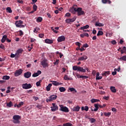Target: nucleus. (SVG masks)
Segmentation results:
<instances>
[{
	"instance_id": "obj_1",
	"label": "nucleus",
	"mask_w": 126,
	"mask_h": 126,
	"mask_svg": "<svg viewBox=\"0 0 126 126\" xmlns=\"http://www.w3.org/2000/svg\"><path fill=\"white\" fill-rule=\"evenodd\" d=\"M70 11L72 12V13L77 12L78 16L83 15V14L85 13L84 11L82 10V8L77 7L75 5H73L72 8H70Z\"/></svg>"
},
{
	"instance_id": "obj_2",
	"label": "nucleus",
	"mask_w": 126,
	"mask_h": 126,
	"mask_svg": "<svg viewBox=\"0 0 126 126\" xmlns=\"http://www.w3.org/2000/svg\"><path fill=\"white\" fill-rule=\"evenodd\" d=\"M84 68H83V67L81 66H77L76 65L73 66V70H77L78 71H81V72H86V70H87V71H89L88 70H89V69H88V67H87V66H85Z\"/></svg>"
},
{
	"instance_id": "obj_3",
	"label": "nucleus",
	"mask_w": 126,
	"mask_h": 126,
	"mask_svg": "<svg viewBox=\"0 0 126 126\" xmlns=\"http://www.w3.org/2000/svg\"><path fill=\"white\" fill-rule=\"evenodd\" d=\"M21 119V116L19 115H14L13 117V123L14 124H18L19 125L20 124V120Z\"/></svg>"
},
{
	"instance_id": "obj_4",
	"label": "nucleus",
	"mask_w": 126,
	"mask_h": 126,
	"mask_svg": "<svg viewBox=\"0 0 126 126\" xmlns=\"http://www.w3.org/2000/svg\"><path fill=\"white\" fill-rule=\"evenodd\" d=\"M23 24V21H21V20H19V21H16L15 25H16V27L17 28H24V27H25V26H26V25H22Z\"/></svg>"
},
{
	"instance_id": "obj_5",
	"label": "nucleus",
	"mask_w": 126,
	"mask_h": 126,
	"mask_svg": "<svg viewBox=\"0 0 126 126\" xmlns=\"http://www.w3.org/2000/svg\"><path fill=\"white\" fill-rule=\"evenodd\" d=\"M58 98V96L53 94L50 95L49 97H48V98H47L46 101L47 103H49V102H52V101H54V100H56Z\"/></svg>"
},
{
	"instance_id": "obj_6",
	"label": "nucleus",
	"mask_w": 126,
	"mask_h": 126,
	"mask_svg": "<svg viewBox=\"0 0 126 126\" xmlns=\"http://www.w3.org/2000/svg\"><path fill=\"white\" fill-rule=\"evenodd\" d=\"M60 111H61L62 112H65V113H68V112H69L68 108H67L66 106H64L63 104L60 105Z\"/></svg>"
},
{
	"instance_id": "obj_7",
	"label": "nucleus",
	"mask_w": 126,
	"mask_h": 126,
	"mask_svg": "<svg viewBox=\"0 0 126 126\" xmlns=\"http://www.w3.org/2000/svg\"><path fill=\"white\" fill-rule=\"evenodd\" d=\"M41 65L45 68V67H48L49 65L48 64V60L44 59L43 60L41 61Z\"/></svg>"
},
{
	"instance_id": "obj_8",
	"label": "nucleus",
	"mask_w": 126,
	"mask_h": 126,
	"mask_svg": "<svg viewBox=\"0 0 126 126\" xmlns=\"http://www.w3.org/2000/svg\"><path fill=\"white\" fill-rule=\"evenodd\" d=\"M22 88L23 89H30V88H32V85L31 84H22Z\"/></svg>"
},
{
	"instance_id": "obj_9",
	"label": "nucleus",
	"mask_w": 126,
	"mask_h": 126,
	"mask_svg": "<svg viewBox=\"0 0 126 126\" xmlns=\"http://www.w3.org/2000/svg\"><path fill=\"white\" fill-rule=\"evenodd\" d=\"M23 72V70H22V69H19L18 70H16L14 73V76L16 77H17V76H19V75H21V74H22Z\"/></svg>"
},
{
	"instance_id": "obj_10",
	"label": "nucleus",
	"mask_w": 126,
	"mask_h": 126,
	"mask_svg": "<svg viewBox=\"0 0 126 126\" xmlns=\"http://www.w3.org/2000/svg\"><path fill=\"white\" fill-rule=\"evenodd\" d=\"M77 17L74 16L72 18H69V19H67L65 20V22L66 23H71L72 22H74L75 20H76Z\"/></svg>"
},
{
	"instance_id": "obj_11",
	"label": "nucleus",
	"mask_w": 126,
	"mask_h": 126,
	"mask_svg": "<svg viewBox=\"0 0 126 126\" xmlns=\"http://www.w3.org/2000/svg\"><path fill=\"white\" fill-rule=\"evenodd\" d=\"M53 106H51V111L52 112H55V111H58L59 110V107L58 105H56V103H52Z\"/></svg>"
},
{
	"instance_id": "obj_12",
	"label": "nucleus",
	"mask_w": 126,
	"mask_h": 126,
	"mask_svg": "<svg viewBox=\"0 0 126 126\" xmlns=\"http://www.w3.org/2000/svg\"><path fill=\"white\" fill-rule=\"evenodd\" d=\"M58 42L59 43H61V42H63V41H65V37L63 35H62L58 37L57 39Z\"/></svg>"
},
{
	"instance_id": "obj_13",
	"label": "nucleus",
	"mask_w": 126,
	"mask_h": 126,
	"mask_svg": "<svg viewBox=\"0 0 126 126\" xmlns=\"http://www.w3.org/2000/svg\"><path fill=\"white\" fill-rule=\"evenodd\" d=\"M51 82L53 85H54L55 86H60V85H63V83L58 82L56 81H51Z\"/></svg>"
},
{
	"instance_id": "obj_14",
	"label": "nucleus",
	"mask_w": 126,
	"mask_h": 126,
	"mask_svg": "<svg viewBox=\"0 0 126 126\" xmlns=\"http://www.w3.org/2000/svg\"><path fill=\"white\" fill-rule=\"evenodd\" d=\"M80 110V107L77 106L73 107V108L72 109V112H79Z\"/></svg>"
},
{
	"instance_id": "obj_15",
	"label": "nucleus",
	"mask_w": 126,
	"mask_h": 126,
	"mask_svg": "<svg viewBox=\"0 0 126 126\" xmlns=\"http://www.w3.org/2000/svg\"><path fill=\"white\" fill-rule=\"evenodd\" d=\"M41 73H42V72L40 70H38L36 73H34L32 74V77H37V76H39Z\"/></svg>"
},
{
	"instance_id": "obj_16",
	"label": "nucleus",
	"mask_w": 126,
	"mask_h": 126,
	"mask_svg": "<svg viewBox=\"0 0 126 126\" xmlns=\"http://www.w3.org/2000/svg\"><path fill=\"white\" fill-rule=\"evenodd\" d=\"M45 42L46 44H53L54 43V40L47 38L45 40Z\"/></svg>"
},
{
	"instance_id": "obj_17",
	"label": "nucleus",
	"mask_w": 126,
	"mask_h": 126,
	"mask_svg": "<svg viewBox=\"0 0 126 126\" xmlns=\"http://www.w3.org/2000/svg\"><path fill=\"white\" fill-rule=\"evenodd\" d=\"M31 74H32L31 72H27L24 73V76L25 78H29L31 77Z\"/></svg>"
},
{
	"instance_id": "obj_18",
	"label": "nucleus",
	"mask_w": 126,
	"mask_h": 126,
	"mask_svg": "<svg viewBox=\"0 0 126 126\" xmlns=\"http://www.w3.org/2000/svg\"><path fill=\"white\" fill-rule=\"evenodd\" d=\"M94 107L95 108L94 109H92V108H91V111H92V112H93L94 111V112H97V111H98V110H99V104H94Z\"/></svg>"
},
{
	"instance_id": "obj_19",
	"label": "nucleus",
	"mask_w": 126,
	"mask_h": 126,
	"mask_svg": "<svg viewBox=\"0 0 126 126\" xmlns=\"http://www.w3.org/2000/svg\"><path fill=\"white\" fill-rule=\"evenodd\" d=\"M87 59H88V58L87 57V56H84L80 57V58L78 59V61H86V60H87Z\"/></svg>"
},
{
	"instance_id": "obj_20",
	"label": "nucleus",
	"mask_w": 126,
	"mask_h": 126,
	"mask_svg": "<svg viewBox=\"0 0 126 126\" xmlns=\"http://www.w3.org/2000/svg\"><path fill=\"white\" fill-rule=\"evenodd\" d=\"M110 75V71H104L102 72V75L103 76H105L106 77H107V75Z\"/></svg>"
},
{
	"instance_id": "obj_21",
	"label": "nucleus",
	"mask_w": 126,
	"mask_h": 126,
	"mask_svg": "<svg viewBox=\"0 0 126 126\" xmlns=\"http://www.w3.org/2000/svg\"><path fill=\"white\" fill-rule=\"evenodd\" d=\"M7 38V35H4L2 36V38L1 40V43H4V42H5V40H6Z\"/></svg>"
},
{
	"instance_id": "obj_22",
	"label": "nucleus",
	"mask_w": 126,
	"mask_h": 126,
	"mask_svg": "<svg viewBox=\"0 0 126 126\" xmlns=\"http://www.w3.org/2000/svg\"><path fill=\"white\" fill-rule=\"evenodd\" d=\"M23 52V49H19L17 51V53H16L15 55L19 56L20 54H22Z\"/></svg>"
},
{
	"instance_id": "obj_23",
	"label": "nucleus",
	"mask_w": 126,
	"mask_h": 126,
	"mask_svg": "<svg viewBox=\"0 0 126 126\" xmlns=\"http://www.w3.org/2000/svg\"><path fill=\"white\" fill-rule=\"evenodd\" d=\"M110 90L113 92V93H116V92H117V90L115 87L111 86L110 87Z\"/></svg>"
},
{
	"instance_id": "obj_24",
	"label": "nucleus",
	"mask_w": 126,
	"mask_h": 126,
	"mask_svg": "<svg viewBox=\"0 0 126 126\" xmlns=\"http://www.w3.org/2000/svg\"><path fill=\"white\" fill-rule=\"evenodd\" d=\"M52 84L50 83L48 84V85L46 87V90L47 91H51V88L52 87Z\"/></svg>"
},
{
	"instance_id": "obj_25",
	"label": "nucleus",
	"mask_w": 126,
	"mask_h": 126,
	"mask_svg": "<svg viewBox=\"0 0 126 126\" xmlns=\"http://www.w3.org/2000/svg\"><path fill=\"white\" fill-rule=\"evenodd\" d=\"M91 102L92 103H96V102H100V100L99 99L93 98L91 100Z\"/></svg>"
},
{
	"instance_id": "obj_26",
	"label": "nucleus",
	"mask_w": 126,
	"mask_h": 126,
	"mask_svg": "<svg viewBox=\"0 0 126 126\" xmlns=\"http://www.w3.org/2000/svg\"><path fill=\"white\" fill-rule=\"evenodd\" d=\"M120 52H121L122 55L124 54V53H126V47L125 46L123 47L122 49L120 50Z\"/></svg>"
},
{
	"instance_id": "obj_27",
	"label": "nucleus",
	"mask_w": 126,
	"mask_h": 126,
	"mask_svg": "<svg viewBox=\"0 0 126 126\" xmlns=\"http://www.w3.org/2000/svg\"><path fill=\"white\" fill-rule=\"evenodd\" d=\"M88 28H89V26L88 25H87L86 26L81 27L80 30H84V29H88Z\"/></svg>"
},
{
	"instance_id": "obj_28",
	"label": "nucleus",
	"mask_w": 126,
	"mask_h": 126,
	"mask_svg": "<svg viewBox=\"0 0 126 126\" xmlns=\"http://www.w3.org/2000/svg\"><path fill=\"white\" fill-rule=\"evenodd\" d=\"M19 32V36H20V37H22L24 35V32L22 30H20L18 32H17V33Z\"/></svg>"
},
{
	"instance_id": "obj_29",
	"label": "nucleus",
	"mask_w": 126,
	"mask_h": 126,
	"mask_svg": "<svg viewBox=\"0 0 126 126\" xmlns=\"http://www.w3.org/2000/svg\"><path fill=\"white\" fill-rule=\"evenodd\" d=\"M9 78H10V77H9V76H3L2 77V79H4V80H8V79H9Z\"/></svg>"
},
{
	"instance_id": "obj_30",
	"label": "nucleus",
	"mask_w": 126,
	"mask_h": 126,
	"mask_svg": "<svg viewBox=\"0 0 126 126\" xmlns=\"http://www.w3.org/2000/svg\"><path fill=\"white\" fill-rule=\"evenodd\" d=\"M6 10H7V12H9V13H12V10H11V8L10 7H7Z\"/></svg>"
},
{
	"instance_id": "obj_31",
	"label": "nucleus",
	"mask_w": 126,
	"mask_h": 126,
	"mask_svg": "<svg viewBox=\"0 0 126 126\" xmlns=\"http://www.w3.org/2000/svg\"><path fill=\"white\" fill-rule=\"evenodd\" d=\"M104 34V32H103L101 31H98V33H97V36H102Z\"/></svg>"
},
{
	"instance_id": "obj_32",
	"label": "nucleus",
	"mask_w": 126,
	"mask_h": 126,
	"mask_svg": "<svg viewBox=\"0 0 126 126\" xmlns=\"http://www.w3.org/2000/svg\"><path fill=\"white\" fill-rule=\"evenodd\" d=\"M59 90L60 92H64L66 90L64 88V87H60L59 88Z\"/></svg>"
},
{
	"instance_id": "obj_33",
	"label": "nucleus",
	"mask_w": 126,
	"mask_h": 126,
	"mask_svg": "<svg viewBox=\"0 0 126 126\" xmlns=\"http://www.w3.org/2000/svg\"><path fill=\"white\" fill-rule=\"evenodd\" d=\"M42 20H43V18H42V17H38L36 19L37 22H42Z\"/></svg>"
},
{
	"instance_id": "obj_34",
	"label": "nucleus",
	"mask_w": 126,
	"mask_h": 126,
	"mask_svg": "<svg viewBox=\"0 0 126 126\" xmlns=\"http://www.w3.org/2000/svg\"><path fill=\"white\" fill-rule=\"evenodd\" d=\"M95 26H98L99 27H101L102 26H104V24H101V23H96L95 24Z\"/></svg>"
},
{
	"instance_id": "obj_35",
	"label": "nucleus",
	"mask_w": 126,
	"mask_h": 126,
	"mask_svg": "<svg viewBox=\"0 0 126 126\" xmlns=\"http://www.w3.org/2000/svg\"><path fill=\"white\" fill-rule=\"evenodd\" d=\"M41 82H42V80H40L39 81L36 83V85L37 87L41 86Z\"/></svg>"
},
{
	"instance_id": "obj_36",
	"label": "nucleus",
	"mask_w": 126,
	"mask_h": 126,
	"mask_svg": "<svg viewBox=\"0 0 126 126\" xmlns=\"http://www.w3.org/2000/svg\"><path fill=\"white\" fill-rule=\"evenodd\" d=\"M103 114L104 115V116H105L106 117H110V116H111V112H104L103 113Z\"/></svg>"
},
{
	"instance_id": "obj_37",
	"label": "nucleus",
	"mask_w": 126,
	"mask_h": 126,
	"mask_svg": "<svg viewBox=\"0 0 126 126\" xmlns=\"http://www.w3.org/2000/svg\"><path fill=\"white\" fill-rule=\"evenodd\" d=\"M69 90H70V92H72L73 91H74L75 93L77 92V91H76V90H75V89H74V88H69Z\"/></svg>"
},
{
	"instance_id": "obj_38",
	"label": "nucleus",
	"mask_w": 126,
	"mask_h": 126,
	"mask_svg": "<svg viewBox=\"0 0 126 126\" xmlns=\"http://www.w3.org/2000/svg\"><path fill=\"white\" fill-rule=\"evenodd\" d=\"M51 30H52V31L55 33V34H58V33H59V31H57V30H55V29H54V27H51Z\"/></svg>"
},
{
	"instance_id": "obj_39",
	"label": "nucleus",
	"mask_w": 126,
	"mask_h": 126,
	"mask_svg": "<svg viewBox=\"0 0 126 126\" xmlns=\"http://www.w3.org/2000/svg\"><path fill=\"white\" fill-rule=\"evenodd\" d=\"M89 120H90V122L91 123H92V124H93V123H95V122H96V119L94 118H89Z\"/></svg>"
},
{
	"instance_id": "obj_40",
	"label": "nucleus",
	"mask_w": 126,
	"mask_h": 126,
	"mask_svg": "<svg viewBox=\"0 0 126 126\" xmlns=\"http://www.w3.org/2000/svg\"><path fill=\"white\" fill-rule=\"evenodd\" d=\"M120 61H124L126 62V56H124L120 58Z\"/></svg>"
},
{
	"instance_id": "obj_41",
	"label": "nucleus",
	"mask_w": 126,
	"mask_h": 126,
	"mask_svg": "<svg viewBox=\"0 0 126 126\" xmlns=\"http://www.w3.org/2000/svg\"><path fill=\"white\" fill-rule=\"evenodd\" d=\"M12 106H13V105H12V102L10 101L9 103H8L7 104V106L10 107H12Z\"/></svg>"
},
{
	"instance_id": "obj_42",
	"label": "nucleus",
	"mask_w": 126,
	"mask_h": 126,
	"mask_svg": "<svg viewBox=\"0 0 126 126\" xmlns=\"http://www.w3.org/2000/svg\"><path fill=\"white\" fill-rule=\"evenodd\" d=\"M63 126H72V124H71V123H67L66 124H64Z\"/></svg>"
},
{
	"instance_id": "obj_43",
	"label": "nucleus",
	"mask_w": 126,
	"mask_h": 126,
	"mask_svg": "<svg viewBox=\"0 0 126 126\" xmlns=\"http://www.w3.org/2000/svg\"><path fill=\"white\" fill-rule=\"evenodd\" d=\"M63 79L64 80H69V78L68 77V76H67V75H65L64 76Z\"/></svg>"
},
{
	"instance_id": "obj_44",
	"label": "nucleus",
	"mask_w": 126,
	"mask_h": 126,
	"mask_svg": "<svg viewBox=\"0 0 126 126\" xmlns=\"http://www.w3.org/2000/svg\"><path fill=\"white\" fill-rule=\"evenodd\" d=\"M80 77V78H82V79H87V78H88V76L83 75H81Z\"/></svg>"
},
{
	"instance_id": "obj_45",
	"label": "nucleus",
	"mask_w": 126,
	"mask_h": 126,
	"mask_svg": "<svg viewBox=\"0 0 126 126\" xmlns=\"http://www.w3.org/2000/svg\"><path fill=\"white\" fill-rule=\"evenodd\" d=\"M23 104H24L23 102L22 101V102H20L18 104V105H17V107H18V108H19V107H21V106H23Z\"/></svg>"
},
{
	"instance_id": "obj_46",
	"label": "nucleus",
	"mask_w": 126,
	"mask_h": 126,
	"mask_svg": "<svg viewBox=\"0 0 126 126\" xmlns=\"http://www.w3.org/2000/svg\"><path fill=\"white\" fill-rule=\"evenodd\" d=\"M59 63H60V60H56V62L54 63V65H57L59 64Z\"/></svg>"
},
{
	"instance_id": "obj_47",
	"label": "nucleus",
	"mask_w": 126,
	"mask_h": 126,
	"mask_svg": "<svg viewBox=\"0 0 126 126\" xmlns=\"http://www.w3.org/2000/svg\"><path fill=\"white\" fill-rule=\"evenodd\" d=\"M37 8H38V7L37 6V5H36V4H34L33 6V10H34V11H36V10H37Z\"/></svg>"
},
{
	"instance_id": "obj_48",
	"label": "nucleus",
	"mask_w": 126,
	"mask_h": 126,
	"mask_svg": "<svg viewBox=\"0 0 126 126\" xmlns=\"http://www.w3.org/2000/svg\"><path fill=\"white\" fill-rule=\"evenodd\" d=\"M75 44L77 45V46H78L79 47V49L80 48V45H81V43H80L79 42H77L75 43Z\"/></svg>"
},
{
	"instance_id": "obj_49",
	"label": "nucleus",
	"mask_w": 126,
	"mask_h": 126,
	"mask_svg": "<svg viewBox=\"0 0 126 126\" xmlns=\"http://www.w3.org/2000/svg\"><path fill=\"white\" fill-rule=\"evenodd\" d=\"M88 47H89V45L87 43L83 45V48H88Z\"/></svg>"
},
{
	"instance_id": "obj_50",
	"label": "nucleus",
	"mask_w": 126,
	"mask_h": 126,
	"mask_svg": "<svg viewBox=\"0 0 126 126\" xmlns=\"http://www.w3.org/2000/svg\"><path fill=\"white\" fill-rule=\"evenodd\" d=\"M17 2H18L19 3H21V4H23V2H24V1H23V0H17Z\"/></svg>"
},
{
	"instance_id": "obj_51",
	"label": "nucleus",
	"mask_w": 126,
	"mask_h": 126,
	"mask_svg": "<svg viewBox=\"0 0 126 126\" xmlns=\"http://www.w3.org/2000/svg\"><path fill=\"white\" fill-rule=\"evenodd\" d=\"M103 78L102 76H98L96 78V80H100V79H102Z\"/></svg>"
},
{
	"instance_id": "obj_52",
	"label": "nucleus",
	"mask_w": 126,
	"mask_h": 126,
	"mask_svg": "<svg viewBox=\"0 0 126 126\" xmlns=\"http://www.w3.org/2000/svg\"><path fill=\"white\" fill-rule=\"evenodd\" d=\"M38 37H39V38H43V37H44V34H43V33L39 34Z\"/></svg>"
},
{
	"instance_id": "obj_53",
	"label": "nucleus",
	"mask_w": 126,
	"mask_h": 126,
	"mask_svg": "<svg viewBox=\"0 0 126 126\" xmlns=\"http://www.w3.org/2000/svg\"><path fill=\"white\" fill-rule=\"evenodd\" d=\"M88 110H89V107H88V106H85V111L86 112H88Z\"/></svg>"
},
{
	"instance_id": "obj_54",
	"label": "nucleus",
	"mask_w": 126,
	"mask_h": 126,
	"mask_svg": "<svg viewBox=\"0 0 126 126\" xmlns=\"http://www.w3.org/2000/svg\"><path fill=\"white\" fill-rule=\"evenodd\" d=\"M120 70H121V67H119L118 68H115L114 69V71H118L119 72V71H120Z\"/></svg>"
},
{
	"instance_id": "obj_55",
	"label": "nucleus",
	"mask_w": 126,
	"mask_h": 126,
	"mask_svg": "<svg viewBox=\"0 0 126 126\" xmlns=\"http://www.w3.org/2000/svg\"><path fill=\"white\" fill-rule=\"evenodd\" d=\"M84 35L85 37H89V34H88L87 32H84Z\"/></svg>"
},
{
	"instance_id": "obj_56",
	"label": "nucleus",
	"mask_w": 126,
	"mask_h": 126,
	"mask_svg": "<svg viewBox=\"0 0 126 126\" xmlns=\"http://www.w3.org/2000/svg\"><path fill=\"white\" fill-rule=\"evenodd\" d=\"M70 15H71L70 13H67L65 14V16H67V17H70Z\"/></svg>"
},
{
	"instance_id": "obj_57",
	"label": "nucleus",
	"mask_w": 126,
	"mask_h": 126,
	"mask_svg": "<svg viewBox=\"0 0 126 126\" xmlns=\"http://www.w3.org/2000/svg\"><path fill=\"white\" fill-rule=\"evenodd\" d=\"M15 56H17V55L13 54L12 53L11 54L10 57L11 58H15Z\"/></svg>"
},
{
	"instance_id": "obj_58",
	"label": "nucleus",
	"mask_w": 126,
	"mask_h": 126,
	"mask_svg": "<svg viewBox=\"0 0 126 126\" xmlns=\"http://www.w3.org/2000/svg\"><path fill=\"white\" fill-rule=\"evenodd\" d=\"M111 43L113 45H116V44H117V41H116V40H113L112 41H111Z\"/></svg>"
},
{
	"instance_id": "obj_59",
	"label": "nucleus",
	"mask_w": 126,
	"mask_h": 126,
	"mask_svg": "<svg viewBox=\"0 0 126 126\" xmlns=\"http://www.w3.org/2000/svg\"><path fill=\"white\" fill-rule=\"evenodd\" d=\"M33 98L34 99L35 101H36V100L39 99V97H38V96H33Z\"/></svg>"
},
{
	"instance_id": "obj_60",
	"label": "nucleus",
	"mask_w": 126,
	"mask_h": 126,
	"mask_svg": "<svg viewBox=\"0 0 126 126\" xmlns=\"http://www.w3.org/2000/svg\"><path fill=\"white\" fill-rule=\"evenodd\" d=\"M80 51L81 52H83V51H85V49H84V47H82L80 49Z\"/></svg>"
},
{
	"instance_id": "obj_61",
	"label": "nucleus",
	"mask_w": 126,
	"mask_h": 126,
	"mask_svg": "<svg viewBox=\"0 0 126 126\" xmlns=\"http://www.w3.org/2000/svg\"><path fill=\"white\" fill-rule=\"evenodd\" d=\"M102 3H107L108 2V0H102Z\"/></svg>"
},
{
	"instance_id": "obj_62",
	"label": "nucleus",
	"mask_w": 126,
	"mask_h": 126,
	"mask_svg": "<svg viewBox=\"0 0 126 126\" xmlns=\"http://www.w3.org/2000/svg\"><path fill=\"white\" fill-rule=\"evenodd\" d=\"M36 108H37L38 109H42V106L39 104H38L37 106H36Z\"/></svg>"
},
{
	"instance_id": "obj_63",
	"label": "nucleus",
	"mask_w": 126,
	"mask_h": 126,
	"mask_svg": "<svg viewBox=\"0 0 126 126\" xmlns=\"http://www.w3.org/2000/svg\"><path fill=\"white\" fill-rule=\"evenodd\" d=\"M112 75H116V74H117V71H114L112 72Z\"/></svg>"
},
{
	"instance_id": "obj_64",
	"label": "nucleus",
	"mask_w": 126,
	"mask_h": 126,
	"mask_svg": "<svg viewBox=\"0 0 126 126\" xmlns=\"http://www.w3.org/2000/svg\"><path fill=\"white\" fill-rule=\"evenodd\" d=\"M112 112H116L117 111V109L113 107L112 108Z\"/></svg>"
}]
</instances>
